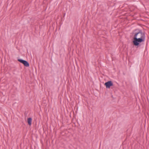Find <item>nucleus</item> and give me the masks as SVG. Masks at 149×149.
I'll return each mask as SVG.
<instances>
[{
    "mask_svg": "<svg viewBox=\"0 0 149 149\" xmlns=\"http://www.w3.org/2000/svg\"><path fill=\"white\" fill-rule=\"evenodd\" d=\"M111 97H113V96H112H112H111Z\"/></svg>",
    "mask_w": 149,
    "mask_h": 149,
    "instance_id": "obj_5",
    "label": "nucleus"
},
{
    "mask_svg": "<svg viewBox=\"0 0 149 149\" xmlns=\"http://www.w3.org/2000/svg\"><path fill=\"white\" fill-rule=\"evenodd\" d=\"M32 121V118H31L30 117L27 118V123L30 126L31 125V123Z\"/></svg>",
    "mask_w": 149,
    "mask_h": 149,
    "instance_id": "obj_4",
    "label": "nucleus"
},
{
    "mask_svg": "<svg viewBox=\"0 0 149 149\" xmlns=\"http://www.w3.org/2000/svg\"><path fill=\"white\" fill-rule=\"evenodd\" d=\"M113 82L111 81H108L106 82L104 84V85L107 88H109L111 86H113Z\"/></svg>",
    "mask_w": 149,
    "mask_h": 149,
    "instance_id": "obj_3",
    "label": "nucleus"
},
{
    "mask_svg": "<svg viewBox=\"0 0 149 149\" xmlns=\"http://www.w3.org/2000/svg\"><path fill=\"white\" fill-rule=\"evenodd\" d=\"M17 61L19 62L22 63L25 67H29V63L26 61L21 59H18Z\"/></svg>",
    "mask_w": 149,
    "mask_h": 149,
    "instance_id": "obj_2",
    "label": "nucleus"
},
{
    "mask_svg": "<svg viewBox=\"0 0 149 149\" xmlns=\"http://www.w3.org/2000/svg\"><path fill=\"white\" fill-rule=\"evenodd\" d=\"M132 42L136 48L141 47L144 44L145 39V33L141 29H136L132 33Z\"/></svg>",
    "mask_w": 149,
    "mask_h": 149,
    "instance_id": "obj_1",
    "label": "nucleus"
}]
</instances>
